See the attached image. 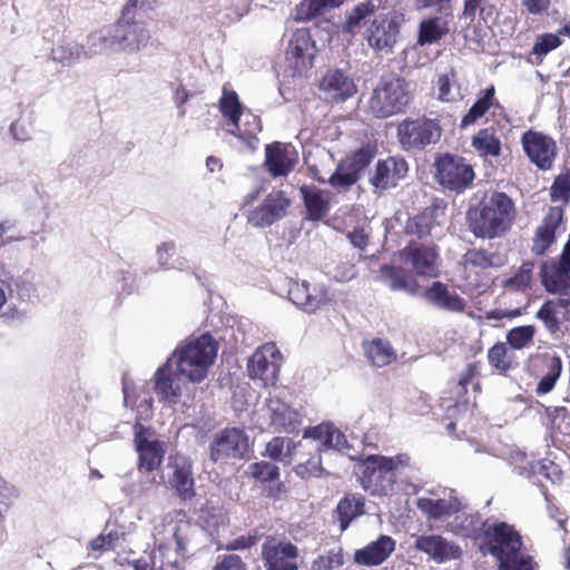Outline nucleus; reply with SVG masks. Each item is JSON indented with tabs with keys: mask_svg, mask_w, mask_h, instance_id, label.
I'll list each match as a JSON object with an SVG mask.
<instances>
[{
	"mask_svg": "<svg viewBox=\"0 0 570 570\" xmlns=\"http://www.w3.org/2000/svg\"><path fill=\"white\" fill-rule=\"evenodd\" d=\"M218 346L208 333L181 342L167 361L155 372L154 391L161 401L175 405L187 391L184 379L203 382L214 364Z\"/></svg>",
	"mask_w": 570,
	"mask_h": 570,
	"instance_id": "1",
	"label": "nucleus"
},
{
	"mask_svg": "<svg viewBox=\"0 0 570 570\" xmlns=\"http://www.w3.org/2000/svg\"><path fill=\"white\" fill-rule=\"evenodd\" d=\"M539 275L546 291L559 297L546 301L534 317L552 340H560L564 336L562 326L570 320V235L558 258L541 263Z\"/></svg>",
	"mask_w": 570,
	"mask_h": 570,
	"instance_id": "2",
	"label": "nucleus"
},
{
	"mask_svg": "<svg viewBox=\"0 0 570 570\" xmlns=\"http://www.w3.org/2000/svg\"><path fill=\"white\" fill-rule=\"evenodd\" d=\"M392 7L391 0H363L345 13L341 27L344 35H354L355 30L374 17L365 30V38L375 51L391 52L399 35V23L395 17L381 11Z\"/></svg>",
	"mask_w": 570,
	"mask_h": 570,
	"instance_id": "3",
	"label": "nucleus"
},
{
	"mask_svg": "<svg viewBox=\"0 0 570 570\" xmlns=\"http://www.w3.org/2000/svg\"><path fill=\"white\" fill-rule=\"evenodd\" d=\"M481 548L497 558L500 570H532L531 557L521 551V535L505 522H490Z\"/></svg>",
	"mask_w": 570,
	"mask_h": 570,
	"instance_id": "4",
	"label": "nucleus"
},
{
	"mask_svg": "<svg viewBox=\"0 0 570 570\" xmlns=\"http://www.w3.org/2000/svg\"><path fill=\"white\" fill-rule=\"evenodd\" d=\"M513 202L504 193H494L479 208L469 212L470 229L481 238L503 235L513 219Z\"/></svg>",
	"mask_w": 570,
	"mask_h": 570,
	"instance_id": "5",
	"label": "nucleus"
},
{
	"mask_svg": "<svg viewBox=\"0 0 570 570\" xmlns=\"http://www.w3.org/2000/svg\"><path fill=\"white\" fill-rule=\"evenodd\" d=\"M411 100V82L390 75L383 77L373 90L368 108L374 117L384 119L403 112Z\"/></svg>",
	"mask_w": 570,
	"mask_h": 570,
	"instance_id": "6",
	"label": "nucleus"
},
{
	"mask_svg": "<svg viewBox=\"0 0 570 570\" xmlns=\"http://www.w3.org/2000/svg\"><path fill=\"white\" fill-rule=\"evenodd\" d=\"M189 530L190 524L188 522L180 521L171 524L168 531L175 540L176 548L159 544L157 550H154L147 557L130 561L129 564L134 570H180L178 551L186 549Z\"/></svg>",
	"mask_w": 570,
	"mask_h": 570,
	"instance_id": "7",
	"label": "nucleus"
},
{
	"mask_svg": "<svg viewBox=\"0 0 570 570\" xmlns=\"http://www.w3.org/2000/svg\"><path fill=\"white\" fill-rule=\"evenodd\" d=\"M441 134L439 122L426 117L406 118L397 126V138L404 150H422L436 144Z\"/></svg>",
	"mask_w": 570,
	"mask_h": 570,
	"instance_id": "8",
	"label": "nucleus"
},
{
	"mask_svg": "<svg viewBox=\"0 0 570 570\" xmlns=\"http://www.w3.org/2000/svg\"><path fill=\"white\" fill-rule=\"evenodd\" d=\"M135 448L139 455V472H154L158 470L163 463L165 455V443L160 442L156 432L136 422L134 425Z\"/></svg>",
	"mask_w": 570,
	"mask_h": 570,
	"instance_id": "9",
	"label": "nucleus"
},
{
	"mask_svg": "<svg viewBox=\"0 0 570 570\" xmlns=\"http://www.w3.org/2000/svg\"><path fill=\"white\" fill-rule=\"evenodd\" d=\"M435 167L440 185L454 191L464 190L474 179L472 166L460 156H441L436 159Z\"/></svg>",
	"mask_w": 570,
	"mask_h": 570,
	"instance_id": "10",
	"label": "nucleus"
},
{
	"mask_svg": "<svg viewBox=\"0 0 570 570\" xmlns=\"http://www.w3.org/2000/svg\"><path fill=\"white\" fill-rule=\"evenodd\" d=\"M282 364V355L275 343H266L258 347L248 362L250 379L262 386L275 385Z\"/></svg>",
	"mask_w": 570,
	"mask_h": 570,
	"instance_id": "11",
	"label": "nucleus"
},
{
	"mask_svg": "<svg viewBox=\"0 0 570 570\" xmlns=\"http://www.w3.org/2000/svg\"><path fill=\"white\" fill-rule=\"evenodd\" d=\"M248 448V438L243 430L227 428L216 433L210 442V460L224 462L230 459H243Z\"/></svg>",
	"mask_w": 570,
	"mask_h": 570,
	"instance_id": "12",
	"label": "nucleus"
},
{
	"mask_svg": "<svg viewBox=\"0 0 570 570\" xmlns=\"http://www.w3.org/2000/svg\"><path fill=\"white\" fill-rule=\"evenodd\" d=\"M521 145L530 163L540 170H549L552 167L558 150L552 137L530 129L522 134Z\"/></svg>",
	"mask_w": 570,
	"mask_h": 570,
	"instance_id": "13",
	"label": "nucleus"
},
{
	"mask_svg": "<svg viewBox=\"0 0 570 570\" xmlns=\"http://www.w3.org/2000/svg\"><path fill=\"white\" fill-rule=\"evenodd\" d=\"M262 560L266 570H298L299 552L289 541L267 537L262 544Z\"/></svg>",
	"mask_w": 570,
	"mask_h": 570,
	"instance_id": "14",
	"label": "nucleus"
},
{
	"mask_svg": "<svg viewBox=\"0 0 570 570\" xmlns=\"http://www.w3.org/2000/svg\"><path fill=\"white\" fill-rule=\"evenodd\" d=\"M262 417L273 432L294 433L302 424V416L279 397H268L261 410Z\"/></svg>",
	"mask_w": 570,
	"mask_h": 570,
	"instance_id": "15",
	"label": "nucleus"
},
{
	"mask_svg": "<svg viewBox=\"0 0 570 570\" xmlns=\"http://www.w3.org/2000/svg\"><path fill=\"white\" fill-rule=\"evenodd\" d=\"M8 297L11 303L4 311V318L11 321H22L27 317V307L31 301L32 295L36 293L33 282L26 275H20L10 278L8 282H2Z\"/></svg>",
	"mask_w": 570,
	"mask_h": 570,
	"instance_id": "16",
	"label": "nucleus"
},
{
	"mask_svg": "<svg viewBox=\"0 0 570 570\" xmlns=\"http://www.w3.org/2000/svg\"><path fill=\"white\" fill-rule=\"evenodd\" d=\"M287 294L288 299L306 313H314L331 302L328 289L325 285H311L306 281H291Z\"/></svg>",
	"mask_w": 570,
	"mask_h": 570,
	"instance_id": "17",
	"label": "nucleus"
},
{
	"mask_svg": "<svg viewBox=\"0 0 570 570\" xmlns=\"http://www.w3.org/2000/svg\"><path fill=\"white\" fill-rule=\"evenodd\" d=\"M316 55L315 43L307 29L295 30L288 41L286 60L295 73H302L313 66Z\"/></svg>",
	"mask_w": 570,
	"mask_h": 570,
	"instance_id": "18",
	"label": "nucleus"
},
{
	"mask_svg": "<svg viewBox=\"0 0 570 570\" xmlns=\"http://www.w3.org/2000/svg\"><path fill=\"white\" fill-rule=\"evenodd\" d=\"M409 171L407 163L401 157L380 159L370 173L368 181L375 191L394 188L404 179Z\"/></svg>",
	"mask_w": 570,
	"mask_h": 570,
	"instance_id": "19",
	"label": "nucleus"
},
{
	"mask_svg": "<svg viewBox=\"0 0 570 570\" xmlns=\"http://www.w3.org/2000/svg\"><path fill=\"white\" fill-rule=\"evenodd\" d=\"M401 256L417 276L429 278L439 276V254L434 246L411 243L401 252Z\"/></svg>",
	"mask_w": 570,
	"mask_h": 570,
	"instance_id": "20",
	"label": "nucleus"
},
{
	"mask_svg": "<svg viewBox=\"0 0 570 570\" xmlns=\"http://www.w3.org/2000/svg\"><path fill=\"white\" fill-rule=\"evenodd\" d=\"M380 459L381 455H368L362 466V487L373 495L387 494L394 484V474L385 471Z\"/></svg>",
	"mask_w": 570,
	"mask_h": 570,
	"instance_id": "21",
	"label": "nucleus"
},
{
	"mask_svg": "<svg viewBox=\"0 0 570 570\" xmlns=\"http://www.w3.org/2000/svg\"><path fill=\"white\" fill-rule=\"evenodd\" d=\"M412 537L414 538V549L425 553L436 563L459 559L462 554V550L458 544L441 534L432 533Z\"/></svg>",
	"mask_w": 570,
	"mask_h": 570,
	"instance_id": "22",
	"label": "nucleus"
},
{
	"mask_svg": "<svg viewBox=\"0 0 570 570\" xmlns=\"http://www.w3.org/2000/svg\"><path fill=\"white\" fill-rule=\"evenodd\" d=\"M168 469L171 471L168 483L183 501L196 495L193 463L189 458L175 455L169 458Z\"/></svg>",
	"mask_w": 570,
	"mask_h": 570,
	"instance_id": "23",
	"label": "nucleus"
},
{
	"mask_svg": "<svg viewBox=\"0 0 570 570\" xmlns=\"http://www.w3.org/2000/svg\"><path fill=\"white\" fill-rule=\"evenodd\" d=\"M119 49L135 53L145 49L150 40V31L140 20L119 18L115 23Z\"/></svg>",
	"mask_w": 570,
	"mask_h": 570,
	"instance_id": "24",
	"label": "nucleus"
},
{
	"mask_svg": "<svg viewBox=\"0 0 570 570\" xmlns=\"http://www.w3.org/2000/svg\"><path fill=\"white\" fill-rule=\"evenodd\" d=\"M563 208L556 206L551 207L541 224L537 227L532 238L531 252L535 256H543L548 253L551 246L557 240V232L561 228L563 223Z\"/></svg>",
	"mask_w": 570,
	"mask_h": 570,
	"instance_id": "25",
	"label": "nucleus"
},
{
	"mask_svg": "<svg viewBox=\"0 0 570 570\" xmlns=\"http://www.w3.org/2000/svg\"><path fill=\"white\" fill-rule=\"evenodd\" d=\"M289 200L282 191L271 193L255 209L249 210L247 220L255 227H267L285 216Z\"/></svg>",
	"mask_w": 570,
	"mask_h": 570,
	"instance_id": "26",
	"label": "nucleus"
},
{
	"mask_svg": "<svg viewBox=\"0 0 570 570\" xmlns=\"http://www.w3.org/2000/svg\"><path fill=\"white\" fill-rule=\"evenodd\" d=\"M303 438L316 442L317 453L325 450L343 451L348 448L345 434L332 423L307 428L304 430Z\"/></svg>",
	"mask_w": 570,
	"mask_h": 570,
	"instance_id": "27",
	"label": "nucleus"
},
{
	"mask_svg": "<svg viewBox=\"0 0 570 570\" xmlns=\"http://www.w3.org/2000/svg\"><path fill=\"white\" fill-rule=\"evenodd\" d=\"M422 297L433 307L445 312L462 313L466 307L465 299L440 281L426 287Z\"/></svg>",
	"mask_w": 570,
	"mask_h": 570,
	"instance_id": "28",
	"label": "nucleus"
},
{
	"mask_svg": "<svg viewBox=\"0 0 570 570\" xmlns=\"http://www.w3.org/2000/svg\"><path fill=\"white\" fill-rule=\"evenodd\" d=\"M320 88L326 100L345 101L356 92V85L344 71L328 70L323 77Z\"/></svg>",
	"mask_w": 570,
	"mask_h": 570,
	"instance_id": "29",
	"label": "nucleus"
},
{
	"mask_svg": "<svg viewBox=\"0 0 570 570\" xmlns=\"http://www.w3.org/2000/svg\"><path fill=\"white\" fill-rule=\"evenodd\" d=\"M396 541L386 534H381L354 553V561L360 566L375 567L382 564L395 550Z\"/></svg>",
	"mask_w": 570,
	"mask_h": 570,
	"instance_id": "30",
	"label": "nucleus"
},
{
	"mask_svg": "<svg viewBox=\"0 0 570 570\" xmlns=\"http://www.w3.org/2000/svg\"><path fill=\"white\" fill-rule=\"evenodd\" d=\"M265 151V165L272 176H286L294 168L296 157L292 146L274 142L267 145Z\"/></svg>",
	"mask_w": 570,
	"mask_h": 570,
	"instance_id": "31",
	"label": "nucleus"
},
{
	"mask_svg": "<svg viewBox=\"0 0 570 570\" xmlns=\"http://www.w3.org/2000/svg\"><path fill=\"white\" fill-rule=\"evenodd\" d=\"M507 262L504 254L493 250L472 248L469 249L462 257L463 272L466 279L470 278V273L475 269H488L502 267Z\"/></svg>",
	"mask_w": 570,
	"mask_h": 570,
	"instance_id": "32",
	"label": "nucleus"
},
{
	"mask_svg": "<svg viewBox=\"0 0 570 570\" xmlns=\"http://www.w3.org/2000/svg\"><path fill=\"white\" fill-rule=\"evenodd\" d=\"M115 47H119L117 30L114 24L105 26L88 35L85 48V58L105 55Z\"/></svg>",
	"mask_w": 570,
	"mask_h": 570,
	"instance_id": "33",
	"label": "nucleus"
},
{
	"mask_svg": "<svg viewBox=\"0 0 570 570\" xmlns=\"http://www.w3.org/2000/svg\"><path fill=\"white\" fill-rule=\"evenodd\" d=\"M490 524L489 520H483L479 512L469 513L458 511L453 521L450 523L452 531L463 537L474 538L482 541L485 528Z\"/></svg>",
	"mask_w": 570,
	"mask_h": 570,
	"instance_id": "34",
	"label": "nucleus"
},
{
	"mask_svg": "<svg viewBox=\"0 0 570 570\" xmlns=\"http://www.w3.org/2000/svg\"><path fill=\"white\" fill-rule=\"evenodd\" d=\"M365 513V499L358 493H347L337 503L334 517L340 522L341 532L345 531L352 521Z\"/></svg>",
	"mask_w": 570,
	"mask_h": 570,
	"instance_id": "35",
	"label": "nucleus"
},
{
	"mask_svg": "<svg viewBox=\"0 0 570 570\" xmlns=\"http://www.w3.org/2000/svg\"><path fill=\"white\" fill-rule=\"evenodd\" d=\"M416 507L430 519L440 520L459 511L461 503L456 498L450 497L435 499L431 497H422L417 499Z\"/></svg>",
	"mask_w": 570,
	"mask_h": 570,
	"instance_id": "36",
	"label": "nucleus"
},
{
	"mask_svg": "<svg viewBox=\"0 0 570 570\" xmlns=\"http://www.w3.org/2000/svg\"><path fill=\"white\" fill-rule=\"evenodd\" d=\"M380 277L383 282L387 283L393 292H404L410 295L417 293L419 284L416 281L400 267L383 265L380 268Z\"/></svg>",
	"mask_w": 570,
	"mask_h": 570,
	"instance_id": "37",
	"label": "nucleus"
},
{
	"mask_svg": "<svg viewBox=\"0 0 570 570\" xmlns=\"http://www.w3.org/2000/svg\"><path fill=\"white\" fill-rule=\"evenodd\" d=\"M544 373L537 384L535 393L538 395H544L550 393L562 373V360L557 354L544 353L542 355Z\"/></svg>",
	"mask_w": 570,
	"mask_h": 570,
	"instance_id": "38",
	"label": "nucleus"
},
{
	"mask_svg": "<svg viewBox=\"0 0 570 570\" xmlns=\"http://www.w3.org/2000/svg\"><path fill=\"white\" fill-rule=\"evenodd\" d=\"M450 31L449 22L441 17L424 19L419 24L417 43L420 46L432 45L441 40Z\"/></svg>",
	"mask_w": 570,
	"mask_h": 570,
	"instance_id": "39",
	"label": "nucleus"
},
{
	"mask_svg": "<svg viewBox=\"0 0 570 570\" xmlns=\"http://www.w3.org/2000/svg\"><path fill=\"white\" fill-rule=\"evenodd\" d=\"M85 58L83 45L73 40L62 39L51 49V59L62 66H73Z\"/></svg>",
	"mask_w": 570,
	"mask_h": 570,
	"instance_id": "40",
	"label": "nucleus"
},
{
	"mask_svg": "<svg viewBox=\"0 0 570 570\" xmlns=\"http://www.w3.org/2000/svg\"><path fill=\"white\" fill-rule=\"evenodd\" d=\"M471 145L481 157H498L501 154V141L493 128L479 130L472 137Z\"/></svg>",
	"mask_w": 570,
	"mask_h": 570,
	"instance_id": "41",
	"label": "nucleus"
},
{
	"mask_svg": "<svg viewBox=\"0 0 570 570\" xmlns=\"http://www.w3.org/2000/svg\"><path fill=\"white\" fill-rule=\"evenodd\" d=\"M345 0H302L296 8V18L309 21L338 8Z\"/></svg>",
	"mask_w": 570,
	"mask_h": 570,
	"instance_id": "42",
	"label": "nucleus"
},
{
	"mask_svg": "<svg viewBox=\"0 0 570 570\" xmlns=\"http://www.w3.org/2000/svg\"><path fill=\"white\" fill-rule=\"evenodd\" d=\"M367 360L377 367H383L392 363L396 354L389 341L376 338L364 344Z\"/></svg>",
	"mask_w": 570,
	"mask_h": 570,
	"instance_id": "43",
	"label": "nucleus"
},
{
	"mask_svg": "<svg viewBox=\"0 0 570 570\" xmlns=\"http://www.w3.org/2000/svg\"><path fill=\"white\" fill-rule=\"evenodd\" d=\"M264 454L274 461L291 464L295 459L296 443L288 438L275 436L266 444Z\"/></svg>",
	"mask_w": 570,
	"mask_h": 570,
	"instance_id": "44",
	"label": "nucleus"
},
{
	"mask_svg": "<svg viewBox=\"0 0 570 570\" xmlns=\"http://www.w3.org/2000/svg\"><path fill=\"white\" fill-rule=\"evenodd\" d=\"M494 87L490 86L483 91H481L476 101L471 106L468 112L462 117L460 127L466 128L471 125H474L480 118H482L487 111L494 104Z\"/></svg>",
	"mask_w": 570,
	"mask_h": 570,
	"instance_id": "45",
	"label": "nucleus"
},
{
	"mask_svg": "<svg viewBox=\"0 0 570 570\" xmlns=\"http://www.w3.org/2000/svg\"><path fill=\"white\" fill-rule=\"evenodd\" d=\"M301 194L307 210V217L311 220L322 219L328 210V204L322 193L314 187L303 186L301 187Z\"/></svg>",
	"mask_w": 570,
	"mask_h": 570,
	"instance_id": "46",
	"label": "nucleus"
},
{
	"mask_svg": "<svg viewBox=\"0 0 570 570\" xmlns=\"http://www.w3.org/2000/svg\"><path fill=\"white\" fill-rule=\"evenodd\" d=\"M242 109L243 107L237 94L233 90L229 91L224 89L223 96L219 100V110L224 118H226L229 122H235L242 118Z\"/></svg>",
	"mask_w": 570,
	"mask_h": 570,
	"instance_id": "47",
	"label": "nucleus"
},
{
	"mask_svg": "<svg viewBox=\"0 0 570 570\" xmlns=\"http://www.w3.org/2000/svg\"><path fill=\"white\" fill-rule=\"evenodd\" d=\"M534 335L533 325L515 326L507 333V343L514 350H522L532 344Z\"/></svg>",
	"mask_w": 570,
	"mask_h": 570,
	"instance_id": "48",
	"label": "nucleus"
},
{
	"mask_svg": "<svg viewBox=\"0 0 570 570\" xmlns=\"http://www.w3.org/2000/svg\"><path fill=\"white\" fill-rule=\"evenodd\" d=\"M317 180L322 183L327 181L336 189H347L357 181V178L345 167L344 163L341 161L335 171L327 179L317 177Z\"/></svg>",
	"mask_w": 570,
	"mask_h": 570,
	"instance_id": "49",
	"label": "nucleus"
},
{
	"mask_svg": "<svg viewBox=\"0 0 570 570\" xmlns=\"http://www.w3.org/2000/svg\"><path fill=\"white\" fill-rule=\"evenodd\" d=\"M373 159V154L365 148H361L353 153L351 156L346 157L342 161L345 167L350 169V171L360 179L361 174L365 170V168L371 164Z\"/></svg>",
	"mask_w": 570,
	"mask_h": 570,
	"instance_id": "50",
	"label": "nucleus"
},
{
	"mask_svg": "<svg viewBox=\"0 0 570 570\" xmlns=\"http://www.w3.org/2000/svg\"><path fill=\"white\" fill-rule=\"evenodd\" d=\"M295 472L302 479L320 478L325 474V469L322 465L321 453L312 455L305 462L298 463Z\"/></svg>",
	"mask_w": 570,
	"mask_h": 570,
	"instance_id": "51",
	"label": "nucleus"
},
{
	"mask_svg": "<svg viewBox=\"0 0 570 570\" xmlns=\"http://www.w3.org/2000/svg\"><path fill=\"white\" fill-rule=\"evenodd\" d=\"M342 548L330 550L326 554L317 557L312 564L313 570H334L343 566Z\"/></svg>",
	"mask_w": 570,
	"mask_h": 570,
	"instance_id": "52",
	"label": "nucleus"
},
{
	"mask_svg": "<svg viewBox=\"0 0 570 570\" xmlns=\"http://www.w3.org/2000/svg\"><path fill=\"white\" fill-rule=\"evenodd\" d=\"M18 498V490L0 476V527H3L6 514Z\"/></svg>",
	"mask_w": 570,
	"mask_h": 570,
	"instance_id": "53",
	"label": "nucleus"
},
{
	"mask_svg": "<svg viewBox=\"0 0 570 570\" xmlns=\"http://www.w3.org/2000/svg\"><path fill=\"white\" fill-rule=\"evenodd\" d=\"M454 81H455V75L452 70L448 73H443V75L439 76V79H438V97H439V99H441L442 101H453L460 96V92L453 88Z\"/></svg>",
	"mask_w": 570,
	"mask_h": 570,
	"instance_id": "54",
	"label": "nucleus"
},
{
	"mask_svg": "<svg viewBox=\"0 0 570 570\" xmlns=\"http://www.w3.org/2000/svg\"><path fill=\"white\" fill-rule=\"evenodd\" d=\"M508 347L504 343H497L488 351V361L491 366L500 372H507L511 364L507 358Z\"/></svg>",
	"mask_w": 570,
	"mask_h": 570,
	"instance_id": "55",
	"label": "nucleus"
},
{
	"mask_svg": "<svg viewBox=\"0 0 570 570\" xmlns=\"http://www.w3.org/2000/svg\"><path fill=\"white\" fill-rule=\"evenodd\" d=\"M561 45L560 38L558 35L546 33L537 38L531 55L535 56L537 59H541L543 56L548 55L551 50L558 48Z\"/></svg>",
	"mask_w": 570,
	"mask_h": 570,
	"instance_id": "56",
	"label": "nucleus"
},
{
	"mask_svg": "<svg viewBox=\"0 0 570 570\" xmlns=\"http://www.w3.org/2000/svg\"><path fill=\"white\" fill-rule=\"evenodd\" d=\"M533 268L534 264L532 262H524L515 275L507 281V285L513 286L514 288L521 291L530 288Z\"/></svg>",
	"mask_w": 570,
	"mask_h": 570,
	"instance_id": "57",
	"label": "nucleus"
},
{
	"mask_svg": "<svg viewBox=\"0 0 570 570\" xmlns=\"http://www.w3.org/2000/svg\"><path fill=\"white\" fill-rule=\"evenodd\" d=\"M250 473L255 479L262 482H268L278 478L279 470L274 463L261 461L252 464Z\"/></svg>",
	"mask_w": 570,
	"mask_h": 570,
	"instance_id": "58",
	"label": "nucleus"
},
{
	"mask_svg": "<svg viewBox=\"0 0 570 570\" xmlns=\"http://www.w3.org/2000/svg\"><path fill=\"white\" fill-rule=\"evenodd\" d=\"M551 198L553 202L568 203L570 198V171L556 178L551 187Z\"/></svg>",
	"mask_w": 570,
	"mask_h": 570,
	"instance_id": "59",
	"label": "nucleus"
},
{
	"mask_svg": "<svg viewBox=\"0 0 570 570\" xmlns=\"http://www.w3.org/2000/svg\"><path fill=\"white\" fill-rule=\"evenodd\" d=\"M119 535L117 532H109L107 534H100L89 542V548L92 551L104 552L114 550L117 548Z\"/></svg>",
	"mask_w": 570,
	"mask_h": 570,
	"instance_id": "60",
	"label": "nucleus"
},
{
	"mask_svg": "<svg viewBox=\"0 0 570 570\" xmlns=\"http://www.w3.org/2000/svg\"><path fill=\"white\" fill-rule=\"evenodd\" d=\"M140 480L136 490L138 498L149 497L155 494L157 489L160 487V481L156 479L153 472L140 473Z\"/></svg>",
	"mask_w": 570,
	"mask_h": 570,
	"instance_id": "61",
	"label": "nucleus"
},
{
	"mask_svg": "<svg viewBox=\"0 0 570 570\" xmlns=\"http://www.w3.org/2000/svg\"><path fill=\"white\" fill-rule=\"evenodd\" d=\"M240 124L242 127L252 145L254 140H256L257 134L262 130L261 119L259 117L253 114H246L242 116Z\"/></svg>",
	"mask_w": 570,
	"mask_h": 570,
	"instance_id": "62",
	"label": "nucleus"
},
{
	"mask_svg": "<svg viewBox=\"0 0 570 570\" xmlns=\"http://www.w3.org/2000/svg\"><path fill=\"white\" fill-rule=\"evenodd\" d=\"M356 274L357 271L355 265L350 262L340 263L330 272V275L336 282H348L353 279Z\"/></svg>",
	"mask_w": 570,
	"mask_h": 570,
	"instance_id": "63",
	"label": "nucleus"
},
{
	"mask_svg": "<svg viewBox=\"0 0 570 570\" xmlns=\"http://www.w3.org/2000/svg\"><path fill=\"white\" fill-rule=\"evenodd\" d=\"M213 570H246V564L237 554H225L218 557Z\"/></svg>",
	"mask_w": 570,
	"mask_h": 570,
	"instance_id": "64",
	"label": "nucleus"
}]
</instances>
